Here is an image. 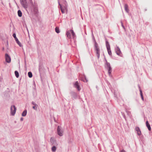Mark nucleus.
Here are the masks:
<instances>
[{"label":"nucleus","instance_id":"34","mask_svg":"<svg viewBox=\"0 0 152 152\" xmlns=\"http://www.w3.org/2000/svg\"><path fill=\"white\" fill-rule=\"evenodd\" d=\"M23 120V118H22V117L21 118L20 120L21 121H22Z\"/></svg>","mask_w":152,"mask_h":152},{"label":"nucleus","instance_id":"18","mask_svg":"<svg viewBox=\"0 0 152 152\" xmlns=\"http://www.w3.org/2000/svg\"><path fill=\"white\" fill-rule=\"evenodd\" d=\"M27 110H24L22 113V116H25L27 114Z\"/></svg>","mask_w":152,"mask_h":152},{"label":"nucleus","instance_id":"37","mask_svg":"<svg viewBox=\"0 0 152 152\" xmlns=\"http://www.w3.org/2000/svg\"><path fill=\"white\" fill-rule=\"evenodd\" d=\"M30 9H31V11L32 12V8H30Z\"/></svg>","mask_w":152,"mask_h":152},{"label":"nucleus","instance_id":"13","mask_svg":"<svg viewBox=\"0 0 152 152\" xmlns=\"http://www.w3.org/2000/svg\"><path fill=\"white\" fill-rule=\"evenodd\" d=\"M135 130L137 132V133L139 136H140L141 134V132L140 128L138 127L135 128Z\"/></svg>","mask_w":152,"mask_h":152},{"label":"nucleus","instance_id":"5","mask_svg":"<svg viewBox=\"0 0 152 152\" xmlns=\"http://www.w3.org/2000/svg\"><path fill=\"white\" fill-rule=\"evenodd\" d=\"M57 133L60 136H62L63 135V132L62 130L61 127L58 126L57 127Z\"/></svg>","mask_w":152,"mask_h":152},{"label":"nucleus","instance_id":"31","mask_svg":"<svg viewBox=\"0 0 152 152\" xmlns=\"http://www.w3.org/2000/svg\"><path fill=\"white\" fill-rule=\"evenodd\" d=\"M138 88H139V91H140V93L141 92H142V91L141 88H140V86H139V85H138Z\"/></svg>","mask_w":152,"mask_h":152},{"label":"nucleus","instance_id":"32","mask_svg":"<svg viewBox=\"0 0 152 152\" xmlns=\"http://www.w3.org/2000/svg\"><path fill=\"white\" fill-rule=\"evenodd\" d=\"M31 104L33 105H34V106H35V105H37V104H36L35 102H31Z\"/></svg>","mask_w":152,"mask_h":152},{"label":"nucleus","instance_id":"17","mask_svg":"<svg viewBox=\"0 0 152 152\" xmlns=\"http://www.w3.org/2000/svg\"><path fill=\"white\" fill-rule=\"evenodd\" d=\"M105 61H106L105 64H106V65L107 67V69L110 68H111V66H110V63L109 62H107V60H106V59L105 58Z\"/></svg>","mask_w":152,"mask_h":152},{"label":"nucleus","instance_id":"35","mask_svg":"<svg viewBox=\"0 0 152 152\" xmlns=\"http://www.w3.org/2000/svg\"><path fill=\"white\" fill-rule=\"evenodd\" d=\"M121 152H126V151L124 150H122L121 151Z\"/></svg>","mask_w":152,"mask_h":152},{"label":"nucleus","instance_id":"38","mask_svg":"<svg viewBox=\"0 0 152 152\" xmlns=\"http://www.w3.org/2000/svg\"><path fill=\"white\" fill-rule=\"evenodd\" d=\"M85 79L86 80V81L87 82V80L86 79V78H85Z\"/></svg>","mask_w":152,"mask_h":152},{"label":"nucleus","instance_id":"28","mask_svg":"<svg viewBox=\"0 0 152 152\" xmlns=\"http://www.w3.org/2000/svg\"><path fill=\"white\" fill-rule=\"evenodd\" d=\"M38 107V105H36L32 107L35 110H37V107Z\"/></svg>","mask_w":152,"mask_h":152},{"label":"nucleus","instance_id":"6","mask_svg":"<svg viewBox=\"0 0 152 152\" xmlns=\"http://www.w3.org/2000/svg\"><path fill=\"white\" fill-rule=\"evenodd\" d=\"M115 52L117 55L120 56H121V55H122V53L119 47L117 45L115 48Z\"/></svg>","mask_w":152,"mask_h":152},{"label":"nucleus","instance_id":"23","mask_svg":"<svg viewBox=\"0 0 152 152\" xmlns=\"http://www.w3.org/2000/svg\"><path fill=\"white\" fill-rule=\"evenodd\" d=\"M51 149L53 152H55L56 150V148L55 146L54 145L52 147Z\"/></svg>","mask_w":152,"mask_h":152},{"label":"nucleus","instance_id":"29","mask_svg":"<svg viewBox=\"0 0 152 152\" xmlns=\"http://www.w3.org/2000/svg\"><path fill=\"white\" fill-rule=\"evenodd\" d=\"M30 3L31 7L32 6H33L34 5V4L32 0H29Z\"/></svg>","mask_w":152,"mask_h":152},{"label":"nucleus","instance_id":"12","mask_svg":"<svg viewBox=\"0 0 152 152\" xmlns=\"http://www.w3.org/2000/svg\"><path fill=\"white\" fill-rule=\"evenodd\" d=\"M74 86L75 87L77 88L78 91H80V87L79 85V83L77 81H76L75 83Z\"/></svg>","mask_w":152,"mask_h":152},{"label":"nucleus","instance_id":"4","mask_svg":"<svg viewBox=\"0 0 152 152\" xmlns=\"http://www.w3.org/2000/svg\"><path fill=\"white\" fill-rule=\"evenodd\" d=\"M16 108L14 105H12L10 107L11 113L12 115H14L15 113Z\"/></svg>","mask_w":152,"mask_h":152},{"label":"nucleus","instance_id":"26","mask_svg":"<svg viewBox=\"0 0 152 152\" xmlns=\"http://www.w3.org/2000/svg\"><path fill=\"white\" fill-rule=\"evenodd\" d=\"M70 32L69 31H67L66 32V35L68 37L70 38L71 37Z\"/></svg>","mask_w":152,"mask_h":152},{"label":"nucleus","instance_id":"36","mask_svg":"<svg viewBox=\"0 0 152 152\" xmlns=\"http://www.w3.org/2000/svg\"><path fill=\"white\" fill-rule=\"evenodd\" d=\"M39 72H40L41 71V68H40L39 67Z\"/></svg>","mask_w":152,"mask_h":152},{"label":"nucleus","instance_id":"39","mask_svg":"<svg viewBox=\"0 0 152 152\" xmlns=\"http://www.w3.org/2000/svg\"><path fill=\"white\" fill-rule=\"evenodd\" d=\"M3 50H4V48H3Z\"/></svg>","mask_w":152,"mask_h":152},{"label":"nucleus","instance_id":"16","mask_svg":"<svg viewBox=\"0 0 152 152\" xmlns=\"http://www.w3.org/2000/svg\"><path fill=\"white\" fill-rule=\"evenodd\" d=\"M146 124L147 127L148 128V130L149 131H151V127L150 126V125L149 123L148 122V121H146Z\"/></svg>","mask_w":152,"mask_h":152},{"label":"nucleus","instance_id":"15","mask_svg":"<svg viewBox=\"0 0 152 152\" xmlns=\"http://www.w3.org/2000/svg\"><path fill=\"white\" fill-rule=\"evenodd\" d=\"M105 42H106V45L107 49L110 48V46L109 43V42L106 39Z\"/></svg>","mask_w":152,"mask_h":152},{"label":"nucleus","instance_id":"24","mask_svg":"<svg viewBox=\"0 0 152 152\" xmlns=\"http://www.w3.org/2000/svg\"><path fill=\"white\" fill-rule=\"evenodd\" d=\"M28 76L30 78H31L32 77V74L31 72H28Z\"/></svg>","mask_w":152,"mask_h":152},{"label":"nucleus","instance_id":"11","mask_svg":"<svg viewBox=\"0 0 152 152\" xmlns=\"http://www.w3.org/2000/svg\"><path fill=\"white\" fill-rule=\"evenodd\" d=\"M50 141L52 145H57V143L56 142V140H55L52 137H51L50 138Z\"/></svg>","mask_w":152,"mask_h":152},{"label":"nucleus","instance_id":"19","mask_svg":"<svg viewBox=\"0 0 152 152\" xmlns=\"http://www.w3.org/2000/svg\"><path fill=\"white\" fill-rule=\"evenodd\" d=\"M18 14L19 17H21L22 16V13L20 10H18Z\"/></svg>","mask_w":152,"mask_h":152},{"label":"nucleus","instance_id":"9","mask_svg":"<svg viewBox=\"0 0 152 152\" xmlns=\"http://www.w3.org/2000/svg\"><path fill=\"white\" fill-rule=\"evenodd\" d=\"M5 57L6 62L8 63H10L11 61V58L8 54H5Z\"/></svg>","mask_w":152,"mask_h":152},{"label":"nucleus","instance_id":"14","mask_svg":"<svg viewBox=\"0 0 152 152\" xmlns=\"http://www.w3.org/2000/svg\"><path fill=\"white\" fill-rule=\"evenodd\" d=\"M124 9L126 12L128 13L129 12V9H128V6L127 4H125L124 5Z\"/></svg>","mask_w":152,"mask_h":152},{"label":"nucleus","instance_id":"30","mask_svg":"<svg viewBox=\"0 0 152 152\" xmlns=\"http://www.w3.org/2000/svg\"><path fill=\"white\" fill-rule=\"evenodd\" d=\"M140 96H141V98H142V99L143 101H144V97H143V95L142 92H141V93H140Z\"/></svg>","mask_w":152,"mask_h":152},{"label":"nucleus","instance_id":"33","mask_svg":"<svg viewBox=\"0 0 152 152\" xmlns=\"http://www.w3.org/2000/svg\"><path fill=\"white\" fill-rule=\"evenodd\" d=\"M121 24L122 26L123 27V28H124V29H125V27L123 25V23L122 21L121 22Z\"/></svg>","mask_w":152,"mask_h":152},{"label":"nucleus","instance_id":"27","mask_svg":"<svg viewBox=\"0 0 152 152\" xmlns=\"http://www.w3.org/2000/svg\"><path fill=\"white\" fill-rule=\"evenodd\" d=\"M107 69L108 71V73L109 74V75H110L111 74L112 72V68H109Z\"/></svg>","mask_w":152,"mask_h":152},{"label":"nucleus","instance_id":"22","mask_svg":"<svg viewBox=\"0 0 152 152\" xmlns=\"http://www.w3.org/2000/svg\"><path fill=\"white\" fill-rule=\"evenodd\" d=\"M69 31L71 33L73 38H74L75 35L73 30L71 29Z\"/></svg>","mask_w":152,"mask_h":152},{"label":"nucleus","instance_id":"8","mask_svg":"<svg viewBox=\"0 0 152 152\" xmlns=\"http://www.w3.org/2000/svg\"><path fill=\"white\" fill-rule=\"evenodd\" d=\"M65 1V0H58V5L60 6V8L61 12L63 13H64L65 12L64 9L63 8L61 4H60V3L61 2Z\"/></svg>","mask_w":152,"mask_h":152},{"label":"nucleus","instance_id":"1","mask_svg":"<svg viewBox=\"0 0 152 152\" xmlns=\"http://www.w3.org/2000/svg\"><path fill=\"white\" fill-rule=\"evenodd\" d=\"M93 38L94 39V50L96 51V54L97 55V56L98 59H99L100 57V51L98 47V44L95 41L94 38L93 36Z\"/></svg>","mask_w":152,"mask_h":152},{"label":"nucleus","instance_id":"7","mask_svg":"<svg viewBox=\"0 0 152 152\" xmlns=\"http://www.w3.org/2000/svg\"><path fill=\"white\" fill-rule=\"evenodd\" d=\"M13 37L15 38V39L18 44L20 47L23 46L21 44L20 42L19 41L18 39L16 37V34L15 33L13 34L12 35Z\"/></svg>","mask_w":152,"mask_h":152},{"label":"nucleus","instance_id":"20","mask_svg":"<svg viewBox=\"0 0 152 152\" xmlns=\"http://www.w3.org/2000/svg\"><path fill=\"white\" fill-rule=\"evenodd\" d=\"M107 50L108 51V54L110 56H112V52H111V50L110 49V48H109V49H107Z\"/></svg>","mask_w":152,"mask_h":152},{"label":"nucleus","instance_id":"25","mask_svg":"<svg viewBox=\"0 0 152 152\" xmlns=\"http://www.w3.org/2000/svg\"><path fill=\"white\" fill-rule=\"evenodd\" d=\"M55 31L57 33H59L60 32V30L59 28L56 27L55 28Z\"/></svg>","mask_w":152,"mask_h":152},{"label":"nucleus","instance_id":"2","mask_svg":"<svg viewBox=\"0 0 152 152\" xmlns=\"http://www.w3.org/2000/svg\"><path fill=\"white\" fill-rule=\"evenodd\" d=\"M20 4L26 10L28 8V5L26 0H20Z\"/></svg>","mask_w":152,"mask_h":152},{"label":"nucleus","instance_id":"21","mask_svg":"<svg viewBox=\"0 0 152 152\" xmlns=\"http://www.w3.org/2000/svg\"><path fill=\"white\" fill-rule=\"evenodd\" d=\"M15 76L16 77L18 78L19 76V74L18 72L17 71H15Z\"/></svg>","mask_w":152,"mask_h":152},{"label":"nucleus","instance_id":"3","mask_svg":"<svg viewBox=\"0 0 152 152\" xmlns=\"http://www.w3.org/2000/svg\"><path fill=\"white\" fill-rule=\"evenodd\" d=\"M33 8V12L34 14H37L38 13V7L37 4L34 3V5L33 6H31Z\"/></svg>","mask_w":152,"mask_h":152},{"label":"nucleus","instance_id":"10","mask_svg":"<svg viewBox=\"0 0 152 152\" xmlns=\"http://www.w3.org/2000/svg\"><path fill=\"white\" fill-rule=\"evenodd\" d=\"M70 94L72 97V98L75 99L77 98V95L76 93L72 91L70 92Z\"/></svg>","mask_w":152,"mask_h":152}]
</instances>
